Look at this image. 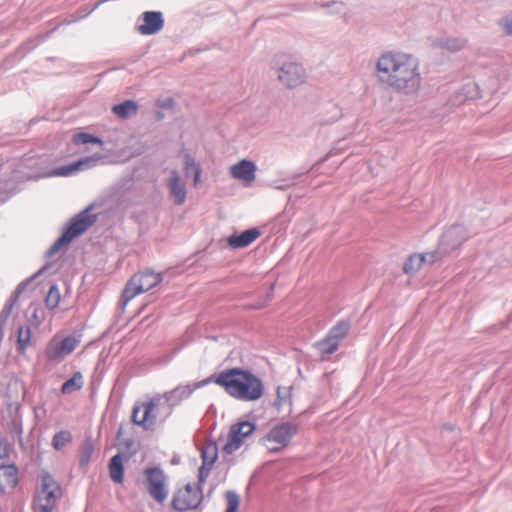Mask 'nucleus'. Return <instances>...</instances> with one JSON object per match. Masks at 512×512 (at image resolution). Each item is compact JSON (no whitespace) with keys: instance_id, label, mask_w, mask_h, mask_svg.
I'll return each instance as SVG.
<instances>
[{"instance_id":"nucleus-1","label":"nucleus","mask_w":512,"mask_h":512,"mask_svg":"<svg viewBox=\"0 0 512 512\" xmlns=\"http://www.w3.org/2000/svg\"><path fill=\"white\" fill-rule=\"evenodd\" d=\"M378 77L392 88L411 92L420 86L419 63L415 57L402 52H386L377 61Z\"/></svg>"},{"instance_id":"nucleus-2","label":"nucleus","mask_w":512,"mask_h":512,"mask_svg":"<svg viewBox=\"0 0 512 512\" xmlns=\"http://www.w3.org/2000/svg\"><path fill=\"white\" fill-rule=\"evenodd\" d=\"M213 382L222 387L231 397L241 401H256L263 395L261 380L247 370L240 368L226 369L206 380L192 385L197 388Z\"/></svg>"},{"instance_id":"nucleus-3","label":"nucleus","mask_w":512,"mask_h":512,"mask_svg":"<svg viewBox=\"0 0 512 512\" xmlns=\"http://www.w3.org/2000/svg\"><path fill=\"white\" fill-rule=\"evenodd\" d=\"M195 391L192 385L179 386L163 395L137 402L133 407L132 421L145 430L154 429L157 419L171 415L176 401L188 397Z\"/></svg>"},{"instance_id":"nucleus-4","label":"nucleus","mask_w":512,"mask_h":512,"mask_svg":"<svg viewBox=\"0 0 512 512\" xmlns=\"http://www.w3.org/2000/svg\"><path fill=\"white\" fill-rule=\"evenodd\" d=\"M81 343V335L56 333L44 349L45 359L52 364L61 363L72 354Z\"/></svg>"},{"instance_id":"nucleus-5","label":"nucleus","mask_w":512,"mask_h":512,"mask_svg":"<svg viewBox=\"0 0 512 512\" xmlns=\"http://www.w3.org/2000/svg\"><path fill=\"white\" fill-rule=\"evenodd\" d=\"M144 486L150 497L157 503H164L169 495L168 477L159 467H148L144 470Z\"/></svg>"},{"instance_id":"nucleus-6","label":"nucleus","mask_w":512,"mask_h":512,"mask_svg":"<svg viewBox=\"0 0 512 512\" xmlns=\"http://www.w3.org/2000/svg\"><path fill=\"white\" fill-rule=\"evenodd\" d=\"M162 281V276L150 270H145L134 274L125 286L122 294L126 304L137 295L147 292L157 286Z\"/></svg>"},{"instance_id":"nucleus-7","label":"nucleus","mask_w":512,"mask_h":512,"mask_svg":"<svg viewBox=\"0 0 512 512\" xmlns=\"http://www.w3.org/2000/svg\"><path fill=\"white\" fill-rule=\"evenodd\" d=\"M187 484L177 489L172 498V507L180 512L197 509L203 501V491L201 485Z\"/></svg>"},{"instance_id":"nucleus-8","label":"nucleus","mask_w":512,"mask_h":512,"mask_svg":"<svg viewBox=\"0 0 512 512\" xmlns=\"http://www.w3.org/2000/svg\"><path fill=\"white\" fill-rule=\"evenodd\" d=\"M255 430L256 425L250 421H238L232 424L226 442L222 446V452L226 455H232L246 443Z\"/></svg>"},{"instance_id":"nucleus-9","label":"nucleus","mask_w":512,"mask_h":512,"mask_svg":"<svg viewBox=\"0 0 512 512\" xmlns=\"http://www.w3.org/2000/svg\"><path fill=\"white\" fill-rule=\"evenodd\" d=\"M297 427L291 423H281L274 426L262 439L263 444L270 452H279L287 447Z\"/></svg>"},{"instance_id":"nucleus-10","label":"nucleus","mask_w":512,"mask_h":512,"mask_svg":"<svg viewBox=\"0 0 512 512\" xmlns=\"http://www.w3.org/2000/svg\"><path fill=\"white\" fill-rule=\"evenodd\" d=\"M286 58L279 56L276 60V65L279 66L278 79L287 87L293 88L304 82L305 73L299 64Z\"/></svg>"},{"instance_id":"nucleus-11","label":"nucleus","mask_w":512,"mask_h":512,"mask_svg":"<svg viewBox=\"0 0 512 512\" xmlns=\"http://www.w3.org/2000/svg\"><path fill=\"white\" fill-rule=\"evenodd\" d=\"M202 465L199 468L198 482L204 483L218 458V446L215 442H205L201 447Z\"/></svg>"},{"instance_id":"nucleus-12","label":"nucleus","mask_w":512,"mask_h":512,"mask_svg":"<svg viewBox=\"0 0 512 512\" xmlns=\"http://www.w3.org/2000/svg\"><path fill=\"white\" fill-rule=\"evenodd\" d=\"M93 220L86 213H80L77 215L68 226L62 237L58 240V244H67L74 238L84 233L89 226H91Z\"/></svg>"},{"instance_id":"nucleus-13","label":"nucleus","mask_w":512,"mask_h":512,"mask_svg":"<svg viewBox=\"0 0 512 512\" xmlns=\"http://www.w3.org/2000/svg\"><path fill=\"white\" fill-rule=\"evenodd\" d=\"M256 171V165L246 159L239 161L229 168L230 175L234 179L242 181L245 185H250L255 180Z\"/></svg>"},{"instance_id":"nucleus-14","label":"nucleus","mask_w":512,"mask_h":512,"mask_svg":"<svg viewBox=\"0 0 512 512\" xmlns=\"http://www.w3.org/2000/svg\"><path fill=\"white\" fill-rule=\"evenodd\" d=\"M100 159V155L85 157L70 165L53 169L51 172H49L48 176L67 177L74 174L77 171L88 169L95 166L96 162Z\"/></svg>"},{"instance_id":"nucleus-15","label":"nucleus","mask_w":512,"mask_h":512,"mask_svg":"<svg viewBox=\"0 0 512 512\" xmlns=\"http://www.w3.org/2000/svg\"><path fill=\"white\" fill-rule=\"evenodd\" d=\"M164 26L161 12L146 11L142 14V23L137 26L141 35H152L159 32Z\"/></svg>"},{"instance_id":"nucleus-16","label":"nucleus","mask_w":512,"mask_h":512,"mask_svg":"<svg viewBox=\"0 0 512 512\" xmlns=\"http://www.w3.org/2000/svg\"><path fill=\"white\" fill-rule=\"evenodd\" d=\"M18 484V469L15 465L0 466V491L13 490Z\"/></svg>"},{"instance_id":"nucleus-17","label":"nucleus","mask_w":512,"mask_h":512,"mask_svg":"<svg viewBox=\"0 0 512 512\" xmlns=\"http://www.w3.org/2000/svg\"><path fill=\"white\" fill-rule=\"evenodd\" d=\"M168 186H169L170 194H171L175 204H177V205L184 204V202L186 200V195H187L186 187H185L184 182L181 180L180 176L178 175V173L175 170H173L171 172Z\"/></svg>"},{"instance_id":"nucleus-18","label":"nucleus","mask_w":512,"mask_h":512,"mask_svg":"<svg viewBox=\"0 0 512 512\" xmlns=\"http://www.w3.org/2000/svg\"><path fill=\"white\" fill-rule=\"evenodd\" d=\"M260 236L257 229H249L240 235H232L228 238V244L232 248H244L254 242Z\"/></svg>"},{"instance_id":"nucleus-19","label":"nucleus","mask_w":512,"mask_h":512,"mask_svg":"<svg viewBox=\"0 0 512 512\" xmlns=\"http://www.w3.org/2000/svg\"><path fill=\"white\" fill-rule=\"evenodd\" d=\"M109 476L115 483L121 484L124 480V459L121 454L113 456L109 462Z\"/></svg>"},{"instance_id":"nucleus-20","label":"nucleus","mask_w":512,"mask_h":512,"mask_svg":"<svg viewBox=\"0 0 512 512\" xmlns=\"http://www.w3.org/2000/svg\"><path fill=\"white\" fill-rule=\"evenodd\" d=\"M32 331L29 326H20L17 331V350L24 354L31 345Z\"/></svg>"},{"instance_id":"nucleus-21","label":"nucleus","mask_w":512,"mask_h":512,"mask_svg":"<svg viewBox=\"0 0 512 512\" xmlns=\"http://www.w3.org/2000/svg\"><path fill=\"white\" fill-rule=\"evenodd\" d=\"M138 110V105L132 100L124 101L123 103L114 105L112 111L115 115L121 118H127L135 114Z\"/></svg>"},{"instance_id":"nucleus-22","label":"nucleus","mask_w":512,"mask_h":512,"mask_svg":"<svg viewBox=\"0 0 512 512\" xmlns=\"http://www.w3.org/2000/svg\"><path fill=\"white\" fill-rule=\"evenodd\" d=\"M83 387V376L80 372H75L70 379L65 381L61 387L63 394H71L79 391Z\"/></svg>"},{"instance_id":"nucleus-23","label":"nucleus","mask_w":512,"mask_h":512,"mask_svg":"<svg viewBox=\"0 0 512 512\" xmlns=\"http://www.w3.org/2000/svg\"><path fill=\"white\" fill-rule=\"evenodd\" d=\"M423 265V257H420L419 253L411 254L403 265V272L407 275L415 274Z\"/></svg>"},{"instance_id":"nucleus-24","label":"nucleus","mask_w":512,"mask_h":512,"mask_svg":"<svg viewBox=\"0 0 512 512\" xmlns=\"http://www.w3.org/2000/svg\"><path fill=\"white\" fill-rule=\"evenodd\" d=\"M62 492H56L53 490L51 492L44 493V489L40 488L39 492L35 498V504H47L56 506L57 501L61 498Z\"/></svg>"},{"instance_id":"nucleus-25","label":"nucleus","mask_w":512,"mask_h":512,"mask_svg":"<svg viewBox=\"0 0 512 512\" xmlns=\"http://www.w3.org/2000/svg\"><path fill=\"white\" fill-rule=\"evenodd\" d=\"M349 330V322L340 321L331 328L327 336L340 344V341L346 337Z\"/></svg>"},{"instance_id":"nucleus-26","label":"nucleus","mask_w":512,"mask_h":512,"mask_svg":"<svg viewBox=\"0 0 512 512\" xmlns=\"http://www.w3.org/2000/svg\"><path fill=\"white\" fill-rule=\"evenodd\" d=\"M339 347V343L326 336L322 341L317 343V348L320 351L321 358L327 359L329 355L333 354Z\"/></svg>"},{"instance_id":"nucleus-27","label":"nucleus","mask_w":512,"mask_h":512,"mask_svg":"<svg viewBox=\"0 0 512 512\" xmlns=\"http://www.w3.org/2000/svg\"><path fill=\"white\" fill-rule=\"evenodd\" d=\"M71 441H72L71 433L66 430H61L54 435V437L52 439V446L56 450H61L63 447H65Z\"/></svg>"},{"instance_id":"nucleus-28","label":"nucleus","mask_w":512,"mask_h":512,"mask_svg":"<svg viewBox=\"0 0 512 512\" xmlns=\"http://www.w3.org/2000/svg\"><path fill=\"white\" fill-rule=\"evenodd\" d=\"M40 488L44 489V492H51L53 490H56V492H62L59 483L48 473H43L41 475Z\"/></svg>"},{"instance_id":"nucleus-29","label":"nucleus","mask_w":512,"mask_h":512,"mask_svg":"<svg viewBox=\"0 0 512 512\" xmlns=\"http://www.w3.org/2000/svg\"><path fill=\"white\" fill-rule=\"evenodd\" d=\"M226 510L225 512H237L240 506V496L234 491L225 492Z\"/></svg>"},{"instance_id":"nucleus-30","label":"nucleus","mask_w":512,"mask_h":512,"mask_svg":"<svg viewBox=\"0 0 512 512\" xmlns=\"http://www.w3.org/2000/svg\"><path fill=\"white\" fill-rule=\"evenodd\" d=\"M73 142L76 145L88 144V143H93V144H98V145L103 144V142L100 138L95 137V136H93L89 133H85V132L75 134L73 136Z\"/></svg>"},{"instance_id":"nucleus-31","label":"nucleus","mask_w":512,"mask_h":512,"mask_svg":"<svg viewBox=\"0 0 512 512\" xmlns=\"http://www.w3.org/2000/svg\"><path fill=\"white\" fill-rule=\"evenodd\" d=\"M60 299L61 297L58 287L56 285L51 286L45 299L46 306L49 309H55L58 307Z\"/></svg>"},{"instance_id":"nucleus-32","label":"nucleus","mask_w":512,"mask_h":512,"mask_svg":"<svg viewBox=\"0 0 512 512\" xmlns=\"http://www.w3.org/2000/svg\"><path fill=\"white\" fill-rule=\"evenodd\" d=\"M190 170L194 172V185L197 186L200 182L201 169L192 158L187 156L185 161V171L186 173H189Z\"/></svg>"},{"instance_id":"nucleus-33","label":"nucleus","mask_w":512,"mask_h":512,"mask_svg":"<svg viewBox=\"0 0 512 512\" xmlns=\"http://www.w3.org/2000/svg\"><path fill=\"white\" fill-rule=\"evenodd\" d=\"M420 257H423V264H433L442 259V256L438 251H432L427 253H419Z\"/></svg>"},{"instance_id":"nucleus-34","label":"nucleus","mask_w":512,"mask_h":512,"mask_svg":"<svg viewBox=\"0 0 512 512\" xmlns=\"http://www.w3.org/2000/svg\"><path fill=\"white\" fill-rule=\"evenodd\" d=\"M34 512H58L56 506L47 504H35Z\"/></svg>"},{"instance_id":"nucleus-35","label":"nucleus","mask_w":512,"mask_h":512,"mask_svg":"<svg viewBox=\"0 0 512 512\" xmlns=\"http://www.w3.org/2000/svg\"><path fill=\"white\" fill-rule=\"evenodd\" d=\"M445 236H446L447 238H451V237H453V236H460V238H461V239H460V241H459V244H461V243L464 241V239H465V238L463 237V231H462V229L457 228V227H454V228H452V229L448 230V231L446 232Z\"/></svg>"},{"instance_id":"nucleus-36","label":"nucleus","mask_w":512,"mask_h":512,"mask_svg":"<svg viewBox=\"0 0 512 512\" xmlns=\"http://www.w3.org/2000/svg\"><path fill=\"white\" fill-rule=\"evenodd\" d=\"M464 46V41L462 40H453L448 43V48L451 50H459Z\"/></svg>"},{"instance_id":"nucleus-37","label":"nucleus","mask_w":512,"mask_h":512,"mask_svg":"<svg viewBox=\"0 0 512 512\" xmlns=\"http://www.w3.org/2000/svg\"><path fill=\"white\" fill-rule=\"evenodd\" d=\"M503 29L506 34L512 35V17L504 21Z\"/></svg>"},{"instance_id":"nucleus-38","label":"nucleus","mask_w":512,"mask_h":512,"mask_svg":"<svg viewBox=\"0 0 512 512\" xmlns=\"http://www.w3.org/2000/svg\"><path fill=\"white\" fill-rule=\"evenodd\" d=\"M273 289H274V284L271 285V292H270V294H268L266 301H264L260 305L254 306V308H257V309L264 308L267 305V303L273 298Z\"/></svg>"},{"instance_id":"nucleus-39","label":"nucleus","mask_w":512,"mask_h":512,"mask_svg":"<svg viewBox=\"0 0 512 512\" xmlns=\"http://www.w3.org/2000/svg\"><path fill=\"white\" fill-rule=\"evenodd\" d=\"M83 449H84V451H85V453L87 455L86 461H88V459H89V457L91 455V452H92V447H91V445L87 444V445L84 446Z\"/></svg>"},{"instance_id":"nucleus-40","label":"nucleus","mask_w":512,"mask_h":512,"mask_svg":"<svg viewBox=\"0 0 512 512\" xmlns=\"http://www.w3.org/2000/svg\"><path fill=\"white\" fill-rule=\"evenodd\" d=\"M6 446L4 443L0 442V459L6 455Z\"/></svg>"}]
</instances>
